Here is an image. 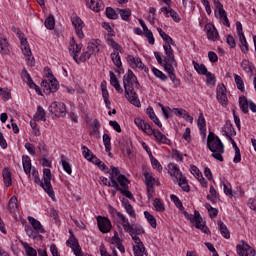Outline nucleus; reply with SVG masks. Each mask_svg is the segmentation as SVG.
Returning <instances> with one entry per match:
<instances>
[{
  "instance_id": "nucleus-55",
  "label": "nucleus",
  "mask_w": 256,
  "mask_h": 256,
  "mask_svg": "<svg viewBox=\"0 0 256 256\" xmlns=\"http://www.w3.org/2000/svg\"><path fill=\"white\" fill-rule=\"evenodd\" d=\"M102 139L106 151H111V137L109 136V134H104Z\"/></svg>"
},
{
  "instance_id": "nucleus-56",
  "label": "nucleus",
  "mask_w": 256,
  "mask_h": 256,
  "mask_svg": "<svg viewBox=\"0 0 256 256\" xmlns=\"http://www.w3.org/2000/svg\"><path fill=\"white\" fill-rule=\"evenodd\" d=\"M152 73L157 77V79H160L161 81H167V75L162 73L161 70L153 68Z\"/></svg>"
},
{
  "instance_id": "nucleus-4",
  "label": "nucleus",
  "mask_w": 256,
  "mask_h": 256,
  "mask_svg": "<svg viewBox=\"0 0 256 256\" xmlns=\"http://www.w3.org/2000/svg\"><path fill=\"white\" fill-rule=\"evenodd\" d=\"M207 147L212 153V157L217 161L223 163V153H225V145L218 136H215V133L209 132L207 137Z\"/></svg>"
},
{
  "instance_id": "nucleus-42",
  "label": "nucleus",
  "mask_w": 256,
  "mask_h": 256,
  "mask_svg": "<svg viewBox=\"0 0 256 256\" xmlns=\"http://www.w3.org/2000/svg\"><path fill=\"white\" fill-rule=\"evenodd\" d=\"M239 41L242 53H249V45L247 44V38H245V36H240Z\"/></svg>"
},
{
  "instance_id": "nucleus-53",
  "label": "nucleus",
  "mask_w": 256,
  "mask_h": 256,
  "mask_svg": "<svg viewBox=\"0 0 256 256\" xmlns=\"http://www.w3.org/2000/svg\"><path fill=\"white\" fill-rule=\"evenodd\" d=\"M121 19L123 21H129V17H131V10L129 9H119Z\"/></svg>"
},
{
  "instance_id": "nucleus-20",
  "label": "nucleus",
  "mask_w": 256,
  "mask_h": 256,
  "mask_svg": "<svg viewBox=\"0 0 256 256\" xmlns=\"http://www.w3.org/2000/svg\"><path fill=\"white\" fill-rule=\"evenodd\" d=\"M86 4L88 5L89 9L99 13V11H103L105 9V4L101 0H86Z\"/></svg>"
},
{
  "instance_id": "nucleus-5",
  "label": "nucleus",
  "mask_w": 256,
  "mask_h": 256,
  "mask_svg": "<svg viewBox=\"0 0 256 256\" xmlns=\"http://www.w3.org/2000/svg\"><path fill=\"white\" fill-rule=\"evenodd\" d=\"M135 125H137V127L139 129H142V131H144V133H146V135H154L156 141H158V143H163L164 145H169L170 140L168 139L167 136H165V134L161 133V131L159 130H153V128H151V125H149V123L145 122L144 120H142L141 118H136L134 120Z\"/></svg>"
},
{
  "instance_id": "nucleus-22",
  "label": "nucleus",
  "mask_w": 256,
  "mask_h": 256,
  "mask_svg": "<svg viewBox=\"0 0 256 256\" xmlns=\"http://www.w3.org/2000/svg\"><path fill=\"white\" fill-rule=\"evenodd\" d=\"M28 221L32 225V227H33L34 231H36V233H45V228L43 227L41 222H39V220L29 216Z\"/></svg>"
},
{
  "instance_id": "nucleus-31",
  "label": "nucleus",
  "mask_w": 256,
  "mask_h": 256,
  "mask_svg": "<svg viewBox=\"0 0 256 256\" xmlns=\"http://www.w3.org/2000/svg\"><path fill=\"white\" fill-rule=\"evenodd\" d=\"M68 247L72 248V251H77L78 249H81V246H79V242L77 241V238H75L74 235H72L69 240H67Z\"/></svg>"
},
{
  "instance_id": "nucleus-37",
  "label": "nucleus",
  "mask_w": 256,
  "mask_h": 256,
  "mask_svg": "<svg viewBox=\"0 0 256 256\" xmlns=\"http://www.w3.org/2000/svg\"><path fill=\"white\" fill-rule=\"evenodd\" d=\"M144 217L145 219H147L149 225H151L153 229H157V220L155 219L154 215H151V213H149L148 211H145Z\"/></svg>"
},
{
  "instance_id": "nucleus-3",
  "label": "nucleus",
  "mask_w": 256,
  "mask_h": 256,
  "mask_svg": "<svg viewBox=\"0 0 256 256\" xmlns=\"http://www.w3.org/2000/svg\"><path fill=\"white\" fill-rule=\"evenodd\" d=\"M171 201L176 205L177 208H179L180 211H183V215L196 227V229H200L202 233H205L206 235H209V228L205 226V222H203V218L201 217V214L199 211L195 210L194 215L189 214L187 211H185V207H183V202L177 197L176 195L172 194L170 196Z\"/></svg>"
},
{
  "instance_id": "nucleus-28",
  "label": "nucleus",
  "mask_w": 256,
  "mask_h": 256,
  "mask_svg": "<svg viewBox=\"0 0 256 256\" xmlns=\"http://www.w3.org/2000/svg\"><path fill=\"white\" fill-rule=\"evenodd\" d=\"M22 165H23V169L24 172L26 173V175H29V173H31V158H29V156H23L22 157Z\"/></svg>"
},
{
  "instance_id": "nucleus-47",
  "label": "nucleus",
  "mask_w": 256,
  "mask_h": 256,
  "mask_svg": "<svg viewBox=\"0 0 256 256\" xmlns=\"http://www.w3.org/2000/svg\"><path fill=\"white\" fill-rule=\"evenodd\" d=\"M178 185H179V187H181V189L183 190V191H185L186 193H189V191H190V187H189V183L187 182V178H180V179H178Z\"/></svg>"
},
{
  "instance_id": "nucleus-43",
  "label": "nucleus",
  "mask_w": 256,
  "mask_h": 256,
  "mask_svg": "<svg viewBox=\"0 0 256 256\" xmlns=\"http://www.w3.org/2000/svg\"><path fill=\"white\" fill-rule=\"evenodd\" d=\"M92 127L93 129L90 131V135H99V129H101V122H99V120L97 119H94L92 122Z\"/></svg>"
},
{
  "instance_id": "nucleus-49",
  "label": "nucleus",
  "mask_w": 256,
  "mask_h": 256,
  "mask_svg": "<svg viewBox=\"0 0 256 256\" xmlns=\"http://www.w3.org/2000/svg\"><path fill=\"white\" fill-rule=\"evenodd\" d=\"M61 163L64 171H66L68 175H71V173H73V170L71 169V164H69V162L65 160V157L63 155L61 156Z\"/></svg>"
},
{
  "instance_id": "nucleus-41",
  "label": "nucleus",
  "mask_w": 256,
  "mask_h": 256,
  "mask_svg": "<svg viewBox=\"0 0 256 256\" xmlns=\"http://www.w3.org/2000/svg\"><path fill=\"white\" fill-rule=\"evenodd\" d=\"M150 160H151V165L153 167V169H157V171H159V173H161V171H163V166H161V163H159V160L156 159L155 157H153V154L150 153Z\"/></svg>"
},
{
  "instance_id": "nucleus-45",
  "label": "nucleus",
  "mask_w": 256,
  "mask_h": 256,
  "mask_svg": "<svg viewBox=\"0 0 256 256\" xmlns=\"http://www.w3.org/2000/svg\"><path fill=\"white\" fill-rule=\"evenodd\" d=\"M153 205L156 211H158L159 213H163L165 211V204H163V201H161V199L156 198L153 202Z\"/></svg>"
},
{
  "instance_id": "nucleus-17",
  "label": "nucleus",
  "mask_w": 256,
  "mask_h": 256,
  "mask_svg": "<svg viewBox=\"0 0 256 256\" xmlns=\"http://www.w3.org/2000/svg\"><path fill=\"white\" fill-rule=\"evenodd\" d=\"M109 179L110 182H108V187H113V189H119V183L115 179V177H119L121 174V171H119V168L112 166L111 167V172H109Z\"/></svg>"
},
{
  "instance_id": "nucleus-32",
  "label": "nucleus",
  "mask_w": 256,
  "mask_h": 256,
  "mask_svg": "<svg viewBox=\"0 0 256 256\" xmlns=\"http://www.w3.org/2000/svg\"><path fill=\"white\" fill-rule=\"evenodd\" d=\"M249 104V100L245 96L239 98V105L242 112L249 113Z\"/></svg>"
},
{
  "instance_id": "nucleus-11",
  "label": "nucleus",
  "mask_w": 256,
  "mask_h": 256,
  "mask_svg": "<svg viewBox=\"0 0 256 256\" xmlns=\"http://www.w3.org/2000/svg\"><path fill=\"white\" fill-rule=\"evenodd\" d=\"M51 177V170L45 168L43 170L44 191L51 197V199H55V192H53V186H51Z\"/></svg>"
},
{
  "instance_id": "nucleus-50",
  "label": "nucleus",
  "mask_w": 256,
  "mask_h": 256,
  "mask_svg": "<svg viewBox=\"0 0 256 256\" xmlns=\"http://www.w3.org/2000/svg\"><path fill=\"white\" fill-rule=\"evenodd\" d=\"M32 177L34 179V182L37 183V185H40V187H42V189H45V183L43 181H41V178H39V172H37V170L33 169Z\"/></svg>"
},
{
  "instance_id": "nucleus-39",
  "label": "nucleus",
  "mask_w": 256,
  "mask_h": 256,
  "mask_svg": "<svg viewBox=\"0 0 256 256\" xmlns=\"http://www.w3.org/2000/svg\"><path fill=\"white\" fill-rule=\"evenodd\" d=\"M117 181H118L120 187H122V189L129 188V183H131V181H129V179H127V177H125V175H119L117 177Z\"/></svg>"
},
{
  "instance_id": "nucleus-15",
  "label": "nucleus",
  "mask_w": 256,
  "mask_h": 256,
  "mask_svg": "<svg viewBox=\"0 0 256 256\" xmlns=\"http://www.w3.org/2000/svg\"><path fill=\"white\" fill-rule=\"evenodd\" d=\"M71 22L72 25L76 31V35L79 39H83V37H85V34H83V27H84V23L83 20H81L79 18V16L74 15L71 17Z\"/></svg>"
},
{
  "instance_id": "nucleus-61",
  "label": "nucleus",
  "mask_w": 256,
  "mask_h": 256,
  "mask_svg": "<svg viewBox=\"0 0 256 256\" xmlns=\"http://www.w3.org/2000/svg\"><path fill=\"white\" fill-rule=\"evenodd\" d=\"M190 171H191L192 175H194V177H196V179H199V177H201L203 175L201 173V170H199V168L195 165L190 166Z\"/></svg>"
},
{
  "instance_id": "nucleus-12",
  "label": "nucleus",
  "mask_w": 256,
  "mask_h": 256,
  "mask_svg": "<svg viewBox=\"0 0 256 256\" xmlns=\"http://www.w3.org/2000/svg\"><path fill=\"white\" fill-rule=\"evenodd\" d=\"M49 111L55 117H65L67 115V108L63 102H53L49 107Z\"/></svg>"
},
{
  "instance_id": "nucleus-34",
  "label": "nucleus",
  "mask_w": 256,
  "mask_h": 256,
  "mask_svg": "<svg viewBox=\"0 0 256 256\" xmlns=\"http://www.w3.org/2000/svg\"><path fill=\"white\" fill-rule=\"evenodd\" d=\"M240 243L242 245L238 244L236 246L237 253H247L251 249V246L247 242H245V240H241Z\"/></svg>"
},
{
  "instance_id": "nucleus-40",
  "label": "nucleus",
  "mask_w": 256,
  "mask_h": 256,
  "mask_svg": "<svg viewBox=\"0 0 256 256\" xmlns=\"http://www.w3.org/2000/svg\"><path fill=\"white\" fill-rule=\"evenodd\" d=\"M197 125L200 129V131H207V123L205 121V117L203 116V113L199 114Z\"/></svg>"
},
{
  "instance_id": "nucleus-24",
  "label": "nucleus",
  "mask_w": 256,
  "mask_h": 256,
  "mask_svg": "<svg viewBox=\"0 0 256 256\" xmlns=\"http://www.w3.org/2000/svg\"><path fill=\"white\" fill-rule=\"evenodd\" d=\"M87 51L92 55H97L99 53V41L93 39L88 43Z\"/></svg>"
},
{
  "instance_id": "nucleus-14",
  "label": "nucleus",
  "mask_w": 256,
  "mask_h": 256,
  "mask_svg": "<svg viewBox=\"0 0 256 256\" xmlns=\"http://www.w3.org/2000/svg\"><path fill=\"white\" fill-rule=\"evenodd\" d=\"M126 59L132 69H142L145 71V73H149V68H147L145 64H143L141 58L134 57L133 55H128Z\"/></svg>"
},
{
  "instance_id": "nucleus-27",
  "label": "nucleus",
  "mask_w": 256,
  "mask_h": 256,
  "mask_svg": "<svg viewBox=\"0 0 256 256\" xmlns=\"http://www.w3.org/2000/svg\"><path fill=\"white\" fill-rule=\"evenodd\" d=\"M0 53L2 55H7L9 53V42H7V39L3 37V35L0 34Z\"/></svg>"
},
{
  "instance_id": "nucleus-19",
  "label": "nucleus",
  "mask_w": 256,
  "mask_h": 256,
  "mask_svg": "<svg viewBox=\"0 0 256 256\" xmlns=\"http://www.w3.org/2000/svg\"><path fill=\"white\" fill-rule=\"evenodd\" d=\"M97 223L101 233H109L111 231V221L109 219L98 216Z\"/></svg>"
},
{
  "instance_id": "nucleus-25",
  "label": "nucleus",
  "mask_w": 256,
  "mask_h": 256,
  "mask_svg": "<svg viewBox=\"0 0 256 256\" xmlns=\"http://www.w3.org/2000/svg\"><path fill=\"white\" fill-rule=\"evenodd\" d=\"M218 227H219V231H220L222 237H224V239L231 238V233L229 232L227 225H225V223H223V221H221V220L218 221Z\"/></svg>"
},
{
  "instance_id": "nucleus-33",
  "label": "nucleus",
  "mask_w": 256,
  "mask_h": 256,
  "mask_svg": "<svg viewBox=\"0 0 256 256\" xmlns=\"http://www.w3.org/2000/svg\"><path fill=\"white\" fill-rule=\"evenodd\" d=\"M123 204H124L126 213H128L130 217L135 219L137 217V214L135 213V209H133V206L131 205V203H129V200H124Z\"/></svg>"
},
{
  "instance_id": "nucleus-23",
  "label": "nucleus",
  "mask_w": 256,
  "mask_h": 256,
  "mask_svg": "<svg viewBox=\"0 0 256 256\" xmlns=\"http://www.w3.org/2000/svg\"><path fill=\"white\" fill-rule=\"evenodd\" d=\"M168 167H169V173L171 177H175V179H178V180L183 177L181 170H179V166H177L176 164H170Z\"/></svg>"
},
{
  "instance_id": "nucleus-63",
  "label": "nucleus",
  "mask_w": 256,
  "mask_h": 256,
  "mask_svg": "<svg viewBox=\"0 0 256 256\" xmlns=\"http://www.w3.org/2000/svg\"><path fill=\"white\" fill-rule=\"evenodd\" d=\"M169 15H170V17H172V19H173V21H175V23H179V21H181V17H179V14L173 9L169 10Z\"/></svg>"
},
{
  "instance_id": "nucleus-59",
  "label": "nucleus",
  "mask_w": 256,
  "mask_h": 256,
  "mask_svg": "<svg viewBox=\"0 0 256 256\" xmlns=\"http://www.w3.org/2000/svg\"><path fill=\"white\" fill-rule=\"evenodd\" d=\"M206 79H207V84L208 85H215V83H217V79L215 78V75H213V73L208 72L206 74H204Z\"/></svg>"
},
{
  "instance_id": "nucleus-57",
  "label": "nucleus",
  "mask_w": 256,
  "mask_h": 256,
  "mask_svg": "<svg viewBox=\"0 0 256 256\" xmlns=\"http://www.w3.org/2000/svg\"><path fill=\"white\" fill-rule=\"evenodd\" d=\"M93 54L89 52V50H86L79 58L78 63H85V61H89L91 59V56Z\"/></svg>"
},
{
  "instance_id": "nucleus-1",
  "label": "nucleus",
  "mask_w": 256,
  "mask_h": 256,
  "mask_svg": "<svg viewBox=\"0 0 256 256\" xmlns=\"http://www.w3.org/2000/svg\"><path fill=\"white\" fill-rule=\"evenodd\" d=\"M117 217L122 221V227L124 231H126V233H129L135 243V245L133 246L134 255L147 256V249H145L141 238H139L138 236L145 234V229H143V226L139 224L129 223V220L126 219L125 215L121 214V212L117 213Z\"/></svg>"
},
{
  "instance_id": "nucleus-38",
  "label": "nucleus",
  "mask_w": 256,
  "mask_h": 256,
  "mask_svg": "<svg viewBox=\"0 0 256 256\" xmlns=\"http://www.w3.org/2000/svg\"><path fill=\"white\" fill-rule=\"evenodd\" d=\"M20 243L24 247L27 256H37V250L29 246L27 242L20 241Z\"/></svg>"
},
{
  "instance_id": "nucleus-2",
  "label": "nucleus",
  "mask_w": 256,
  "mask_h": 256,
  "mask_svg": "<svg viewBox=\"0 0 256 256\" xmlns=\"http://www.w3.org/2000/svg\"><path fill=\"white\" fill-rule=\"evenodd\" d=\"M123 85L125 89L126 99H128L131 105L134 107H141V101H139V97L137 96V92L135 91L134 85L137 89H139V81H137V76L133 71L128 70V72L123 77Z\"/></svg>"
},
{
  "instance_id": "nucleus-46",
  "label": "nucleus",
  "mask_w": 256,
  "mask_h": 256,
  "mask_svg": "<svg viewBox=\"0 0 256 256\" xmlns=\"http://www.w3.org/2000/svg\"><path fill=\"white\" fill-rule=\"evenodd\" d=\"M116 191H120V193L122 195H124V197H127V199L133 200L135 199V197H133V194L131 193V191H129V188H121L118 184V188H115Z\"/></svg>"
},
{
  "instance_id": "nucleus-36",
  "label": "nucleus",
  "mask_w": 256,
  "mask_h": 256,
  "mask_svg": "<svg viewBox=\"0 0 256 256\" xmlns=\"http://www.w3.org/2000/svg\"><path fill=\"white\" fill-rule=\"evenodd\" d=\"M8 207H9L11 213H15V211H17V209H19L17 196L11 197V199L8 202Z\"/></svg>"
},
{
  "instance_id": "nucleus-10",
  "label": "nucleus",
  "mask_w": 256,
  "mask_h": 256,
  "mask_svg": "<svg viewBox=\"0 0 256 256\" xmlns=\"http://www.w3.org/2000/svg\"><path fill=\"white\" fill-rule=\"evenodd\" d=\"M143 175L145 177V185L147 187L148 200H150L151 197H153V193H155V188L153 187L155 185V178L153 177V174L147 171V168L145 167H143Z\"/></svg>"
},
{
  "instance_id": "nucleus-35",
  "label": "nucleus",
  "mask_w": 256,
  "mask_h": 256,
  "mask_svg": "<svg viewBox=\"0 0 256 256\" xmlns=\"http://www.w3.org/2000/svg\"><path fill=\"white\" fill-rule=\"evenodd\" d=\"M192 63H193L195 71H197V73H199V75H205L209 72L207 70V67L205 66V64H199L195 61H193Z\"/></svg>"
},
{
  "instance_id": "nucleus-9",
  "label": "nucleus",
  "mask_w": 256,
  "mask_h": 256,
  "mask_svg": "<svg viewBox=\"0 0 256 256\" xmlns=\"http://www.w3.org/2000/svg\"><path fill=\"white\" fill-rule=\"evenodd\" d=\"M119 145L125 157H128L129 159H133L135 157V148H133V142H131L129 138L121 139Z\"/></svg>"
},
{
  "instance_id": "nucleus-52",
  "label": "nucleus",
  "mask_w": 256,
  "mask_h": 256,
  "mask_svg": "<svg viewBox=\"0 0 256 256\" xmlns=\"http://www.w3.org/2000/svg\"><path fill=\"white\" fill-rule=\"evenodd\" d=\"M102 97L107 109H111V101L109 100V91H107V88L102 90Z\"/></svg>"
},
{
  "instance_id": "nucleus-64",
  "label": "nucleus",
  "mask_w": 256,
  "mask_h": 256,
  "mask_svg": "<svg viewBox=\"0 0 256 256\" xmlns=\"http://www.w3.org/2000/svg\"><path fill=\"white\" fill-rule=\"evenodd\" d=\"M172 112L174 115H177V117H185V115H187V111L179 108H173Z\"/></svg>"
},
{
  "instance_id": "nucleus-21",
  "label": "nucleus",
  "mask_w": 256,
  "mask_h": 256,
  "mask_svg": "<svg viewBox=\"0 0 256 256\" xmlns=\"http://www.w3.org/2000/svg\"><path fill=\"white\" fill-rule=\"evenodd\" d=\"M222 133L225 135V137H235L237 135V132L235 131V128H233V124H231V121L227 120L225 125L222 128Z\"/></svg>"
},
{
  "instance_id": "nucleus-8",
  "label": "nucleus",
  "mask_w": 256,
  "mask_h": 256,
  "mask_svg": "<svg viewBox=\"0 0 256 256\" xmlns=\"http://www.w3.org/2000/svg\"><path fill=\"white\" fill-rule=\"evenodd\" d=\"M107 43L114 49V52L111 53V59L114 65H116L118 69H121L123 64L121 63V56H119V53H123V48L119 43L115 42L113 38H107Z\"/></svg>"
},
{
  "instance_id": "nucleus-51",
  "label": "nucleus",
  "mask_w": 256,
  "mask_h": 256,
  "mask_svg": "<svg viewBox=\"0 0 256 256\" xmlns=\"http://www.w3.org/2000/svg\"><path fill=\"white\" fill-rule=\"evenodd\" d=\"M44 25H45L46 29H50V30L55 29V18L53 16H49L45 20Z\"/></svg>"
},
{
  "instance_id": "nucleus-54",
  "label": "nucleus",
  "mask_w": 256,
  "mask_h": 256,
  "mask_svg": "<svg viewBox=\"0 0 256 256\" xmlns=\"http://www.w3.org/2000/svg\"><path fill=\"white\" fill-rule=\"evenodd\" d=\"M241 67L244 71H246V73L253 72V65L251 64V62H249V60H243L241 63Z\"/></svg>"
},
{
  "instance_id": "nucleus-29",
  "label": "nucleus",
  "mask_w": 256,
  "mask_h": 256,
  "mask_svg": "<svg viewBox=\"0 0 256 256\" xmlns=\"http://www.w3.org/2000/svg\"><path fill=\"white\" fill-rule=\"evenodd\" d=\"M2 175H3L5 186L11 187V185L13 183V180L11 179V171H9L8 168H4Z\"/></svg>"
},
{
  "instance_id": "nucleus-62",
  "label": "nucleus",
  "mask_w": 256,
  "mask_h": 256,
  "mask_svg": "<svg viewBox=\"0 0 256 256\" xmlns=\"http://www.w3.org/2000/svg\"><path fill=\"white\" fill-rule=\"evenodd\" d=\"M41 87L46 95H51V91L49 90V82L47 80H43L41 82Z\"/></svg>"
},
{
  "instance_id": "nucleus-44",
  "label": "nucleus",
  "mask_w": 256,
  "mask_h": 256,
  "mask_svg": "<svg viewBox=\"0 0 256 256\" xmlns=\"http://www.w3.org/2000/svg\"><path fill=\"white\" fill-rule=\"evenodd\" d=\"M234 81H235L239 91H242V93H245V83L243 82V78H241V76H239V75H235Z\"/></svg>"
},
{
  "instance_id": "nucleus-30",
  "label": "nucleus",
  "mask_w": 256,
  "mask_h": 256,
  "mask_svg": "<svg viewBox=\"0 0 256 256\" xmlns=\"http://www.w3.org/2000/svg\"><path fill=\"white\" fill-rule=\"evenodd\" d=\"M45 109H43V107L38 106L37 108V112L34 115V121H44L46 122L47 119L45 118Z\"/></svg>"
},
{
  "instance_id": "nucleus-7",
  "label": "nucleus",
  "mask_w": 256,
  "mask_h": 256,
  "mask_svg": "<svg viewBox=\"0 0 256 256\" xmlns=\"http://www.w3.org/2000/svg\"><path fill=\"white\" fill-rule=\"evenodd\" d=\"M154 55L156 57V61H158L159 65H163L164 71L168 73L172 83L175 85V87H179L181 85V81L177 79V76L175 75V69H177V61L176 65L171 64V62H167V55L163 58L161 57L160 52H154Z\"/></svg>"
},
{
  "instance_id": "nucleus-13",
  "label": "nucleus",
  "mask_w": 256,
  "mask_h": 256,
  "mask_svg": "<svg viewBox=\"0 0 256 256\" xmlns=\"http://www.w3.org/2000/svg\"><path fill=\"white\" fill-rule=\"evenodd\" d=\"M20 42L23 55H25V57H28V65H30V67H33L35 65V60L31 58L32 53L31 48L29 47V44L27 42V38H20Z\"/></svg>"
},
{
  "instance_id": "nucleus-16",
  "label": "nucleus",
  "mask_w": 256,
  "mask_h": 256,
  "mask_svg": "<svg viewBox=\"0 0 256 256\" xmlns=\"http://www.w3.org/2000/svg\"><path fill=\"white\" fill-rule=\"evenodd\" d=\"M217 99L220 103V105H222V107H227V88L225 87V84H219L217 86Z\"/></svg>"
},
{
  "instance_id": "nucleus-6",
  "label": "nucleus",
  "mask_w": 256,
  "mask_h": 256,
  "mask_svg": "<svg viewBox=\"0 0 256 256\" xmlns=\"http://www.w3.org/2000/svg\"><path fill=\"white\" fill-rule=\"evenodd\" d=\"M157 31L160 37L163 39V41H165V45L163 47L165 55H167L166 61L168 63H171V65H177V60L175 59V52L173 51V48H171V45L175 47V41L173 40V38H171V36L165 33L163 29L157 28Z\"/></svg>"
},
{
  "instance_id": "nucleus-48",
  "label": "nucleus",
  "mask_w": 256,
  "mask_h": 256,
  "mask_svg": "<svg viewBox=\"0 0 256 256\" xmlns=\"http://www.w3.org/2000/svg\"><path fill=\"white\" fill-rule=\"evenodd\" d=\"M49 91L50 93H56L59 89V82L57 81V78H54L53 80H49Z\"/></svg>"
},
{
  "instance_id": "nucleus-26",
  "label": "nucleus",
  "mask_w": 256,
  "mask_h": 256,
  "mask_svg": "<svg viewBox=\"0 0 256 256\" xmlns=\"http://www.w3.org/2000/svg\"><path fill=\"white\" fill-rule=\"evenodd\" d=\"M207 37L210 41H217L219 39V32L215 26H209L207 29Z\"/></svg>"
},
{
  "instance_id": "nucleus-58",
  "label": "nucleus",
  "mask_w": 256,
  "mask_h": 256,
  "mask_svg": "<svg viewBox=\"0 0 256 256\" xmlns=\"http://www.w3.org/2000/svg\"><path fill=\"white\" fill-rule=\"evenodd\" d=\"M219 17L223 20V25L231 27V23L229 22V18H227V12L225 10L219 12Z\"/></svg>"
},
{
  "instance_id": "nucleus-60",
  "label": "nucleus",
  "mask_w": 256,
  "mask_h": 256,
  "mask_svg": "<svg viewBox=\"0 0 256 256\" xmlns=\"http://www.w3.org/2000/svg\"><path fill=\"white\" fill-rule=\"evenodd\" d=\"M106 17H108V19H117L118 15L117 12H115V10L111 7H107L106 8Z\"/></svg>"
},
{
  "instance_id": "nucleus-18",
  "label": "nucleus",
  "mask_w": 256,
  "mask_h": 256,
  "mask_svg": "<svg viewBox=\"0 0 256 256\" xmlns=\"http://www.w3.org/2000/svg\"><path fill=\"white\" fill-rule=\"evenodd\" d=\"M82 47H83L82 44H77V42H75V38H72L70 40L69 51L76 63H79V57L77 54L81 53Z\"/></svg>"
}]
</instances>
